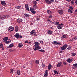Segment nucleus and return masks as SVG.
<instances>
[{
    "mask_svg": "<svg viewBox=\"0 0 77 77\" xmlns=\"http://www.w3.org/2000/svg\"><path fill=\"white\" fill-rule=\"evenodd\" d=\"M35 45H34V47H35L34 50L35 51H36L38 50V49H41V48L39 46V45H40V43L38 42H36L35 43Z\"/></svg>",
    "mask_w": 77,
    "mask_h": 77,
    "instance_id": "obj_1",
    "label": "nucleus"
},
{
    "mask_svg": "<svg viewBox=\"0 0 77 77\" xmlns=\"http://www.w3.org/2000/svg\"><path fill=\"white\" fill-rule=\"evenodd\" d=\"M45 1L48 4H51V3L54 2V0H51L50 1H49V0H45Z\"/></svg>",
    "mask_w": 77,
    "mask_h": 77,
    "instance_id": "obj_2",
    "label": "nucleus"
},
{
    "mask_svg": "<svg viewBox=\"0 0 77 77\" xmlns=\"http://www.w3.org/2000/svg\"><path fill=\"white\" fill-rule=\"evenodd\" d=\"M7 18V16H5V15H1L0 16V18L1 20H5Z\"/></svg>",
    "mask_w": 77,
    "mask_h": 77,
    "instance_id": "obj_3",
    "label": "nucleus"
},
{
    "mask_svg": "<svg viewBox=\"0 0 77 77\" xmlns=\"http://www.w3.org/2000/svg\"><path fill=\"white\" fill-rule=\"evenodd\" d=\"M14 30V27L12 26H10L8 28V31L9 32H12Z\"/></svg>",
    "mask_w": 77,
    "mask_h": 77,
    "instance_id": "obj_4",
    "label": "nucleus"
},
{
    "mask_svg": "<svg viewBox=\"0 0 77 77\" xmlns=\"http://www.w3.org/2000/svg\"><path fill=\"white\" fill-rule=\"evenodd\" d=\"M30 35H36V32L35 30L31 31L30 32Z\"/></svg>",
    "mask_w": 77,
    "mask_h": 77,
    "instance_id": "obj_5",
    "label": "nucleus"
},
{
    "mask_svg": "<svg viewBox=\"0 0 77 77\" xmlns=\"http://www.w3.org/2000/svg\"><path fill=\"white\" fill-rule=\"evenodd\" d=\"M45 74L44 75V77H47L48 76V70H46L45 73Z\"/></svg>",
    "mask_w": 77,
    "mask_h": 77,
    "instance_id": "obj_6",
    "label": "nucleus"
},
{
    "mask_svg": "<svg viewBox=\"0 0 77 77\" xmlns=\"http://www.w3.org/2000/svg\"><path fill=\"white\" fill-rule=\"evenodd\" d=\"M25 8L26 9L27 11H29V6L27 4H25Z\"/></svg>",
    "mask_w": 77,
    "mask_h": 77,
    "instance_id": "obj_7",
    "label": "nucleus"
},
{
    "mask_svg": "<svg viewBox=\"0 0 77 77\" xmlns=\"http://www.w3.org/2000/svg\"><path fill=\"white\" fill-rule=\"evenodd\" d=\"M1 4L2 5L4 6H6V3L5 2V1H2L1 2Z\"/></svg>",
    "mask_w": 77,
    "mask_h": 77,
    "instance_id": "obj_8",
    "label": "nucleus"
},
{
    "mask_svg": "<svg viewBox=\"0 0 77 77\" xmlns=\"http://www.w3.org/2000/svg\"><path fill=\"white\" fill-rule=\"evenodd\" d=\"M9 39H8V37H5L3 38V40H4L3 42H5L6 41H8V40H9Z\"/></svg>",
    "mask_w": 77,
    "mask_h": 77,
    "instance_id": "obj_9",
    "label": "nucleus"
},
{
    "mask_svg": "<svg viewBox=\"0 0 77 77\" xmlns=\"http://www.w3.org/2000/svg\"><path fill=\"white\" fill-rule=\"evenodd\" d=\"M19 33H17L15 35H14V36L17 39H18V38H20L19 37Z\"/></svg>",
    "mask_w": 77,
    "mask_h": 77,
    "instance_id": "obj_10",
    "label": "nucleus"
},
{
    "mask_svg": "<svg viewBox=\"0 0 77 77\" xmlns=\"http://www.w3.org/2000/svg\"><path fill=\"white\" fill-rule=\"evenodd\" d=\"M22 21H23V20L21 19H18L17 20V22L19 23H21Z\"/></svg>",
    "mask_w": 77,
    "mask_h": 77,
    "instance_id": "obj_11",
    "label": "nucleus"
},
{
    "mask_svg": "<svg viewBox=\"0 0 77 77\" xmlns=\"http://www.w3.org/2000/svg\"><path fill=\"white\" fill-rule=\"evenodd\" d=\"M67 62H68L69 63H71L72 62V59H67Z\"/></svg>",
    "mask_w": 77,
    "mask_h": 77,
    "instance_id": "obj_12",
    "label": "nucleus"
},
{
    "mask_svg": "<svg viewBox=\"0 0 77 77\" xmlns=\"http://www.w3.org/2000/svg\"><path fill=\"white\" fill-rule=\"evenodd\" d=\"M11 42V40H10V39H8V40L4 42H5L6 44H9V43H10Z\"/></svg>",
    "mask_w": 77,
    "mask_h": 77,
    "instance_id": "obj_13",
    "label": "nucleus"
},
{
    "mask_svg": "<svg viewBox=\"0 0 77 77\" xmlns=\"http://www.w3.org/2000/svg\"><path fill=\"white\" fill-rule=\"evenodd\" d=\"M47 33L48 35H51V34H52V33H53V31L50 30H48V31Z\"/></svg>",
    "mask_w": 77,
    "mask_h": 77,
    "instance_id": "obj_14",
    "label": "nucleus"
},
{
    "mask_svg": "<svg viewBox=\"0 0 77 77\" xmlns=\"http://www.w3.org/2000/svg\"><path fill=\"white\" fill-rule=\"evenodd\" d=\"M62 62H60L59 63H58L57 64V66L58 68H59V67L60 66H61V65H62Z\"/></svg>",
    "mask_w": 77,
    "mask_h": 77,
    "instance_id": "obj_15",
    "label": "nucleus"
},
{
    "mask_svg": "<svg viewBox=\"0 0 77 77\" xmlns=\"http://www.w3.org/2000/svg\"><path fill=\"white\" fill-rule=\"evenodd\" d=\"M47 13H48V14H49V15H52V14H53L52 12L49 10L47 11Z\"/></svg>",
    "mask_w": 77,
    "mask_h": 77,
    "instance_id": "obj_16",
    "label": "nucleus"
},
{
    "mask_svg": "<svg viewBox=\"0 0 77 77\" xmlns=\"http://www.w3.org/2000/svg\"><path fill=\"white\" fill-rule=\"evenodd\" d=\"M18 45L19 47L20 48V47H23V44L21 43H20L18 44Z\"/></svg>",
    "mask_w": 77,
    "mask_h": 77,
    "instance_id": "obj_17",
    "label": "nucleus"
},
{
    "mask_svg": "<svg viewBox=\"0 0 77 77\" xmlns=\"http://www.w3.org/2000/svg\"><path fill=\"white\" fill-rule=\"evenodd\" d=\"M58 13H59V14L61 15V14H63V11L62 10H59Z\"/></svg>",
    "mask_w": 77,
    "mask_h": 77,
    "instance_id": "obj_18",
    "label": "nucleus"
},
{
    "mask_svg": "<svg viewBox=\"0 0 77 77\" xmlns=\"http://www.w3.org/2000/svg\"><path fill=\"white\" fill-rule=\"evenodd\" d=\"M52 44L54 45H58V42L56 41L53 42H52Z\"/></svg>",
    "mask_w": 77,
    "mask_h": 77,
    "instance_id": "obj_19",
    "label": "nucleus"
},
{
    "mask_svg": "<svg viewBox=\"0 0 77 77\" xmlns=\"http://www.w3.org/2000/svg\"><path fill=\"white\" fill-rule=\"evenodd\" d=\"M52 67V66H51V64H49L48 65V69H49V70H50V69H51Z\"/></svg>",
    "mask_w": 77,
    "mask_h": 77,
    "instance_id": "obj_20",
    "label": "nucleus"
},
{
    "mask_svg": "<svg viewBox=\"0 0 77 77\" xmlns=\"http://www.w3.org/2000/svg\"><path fill=\"white\" fill-rule=\"evenodd\" d=\"M14 47V45H13V44L12 43L11 44L8 46V48H12Z\"/></svg>",
    "mask_w": 77,
    "mask_h": 77,
    "instance_id": "obj_21",
    "label": "nucleus"
},
{
    "mask_svg": "<svg viewBox=\"0 0 77 77\" xmlns=\"http://www.w3.org/2000/svg\"><path fill=\"white\" fill-rule=\"evenodd\" d=\"M57 27L58 29H62V26H60V25L57 26Z\"/></svg>",
    "mask_w": 77,
    "mask_h": 77,
    "instance_id": "obj_22",
    "label": "nucleus"
},
{
    "mask_svg": "<svg viewBox=\"0 0 77 77\" xmlns=\"http://www.w3.org/2000/svg\"><path fill=\"white\" fill-rule=\"evenodd\" d=\"M35 63L36 64H39V60H36Z\"/></svg>",
    "mask_w": 77,
    "mask_h": 77,
    "instance_id": "obj_23",
    "label": "nucleus"
},
{
    "mask_svg": "<svg viewBox=\"0 0 77 77\" xmlns=\"http://www.w3.org/2000/svg\"><path fill=\"white\" fill-rule=\"evenodd\" d=\"M60 48L61 50H65L66 49L64 45H63L62 47Z\"/></svg>",
    "mask_w": 77,
    "mask_h": 77,
    "instance_id": "obj_24",
    "label": "nucleus"
},
{
    "mask_svg": "<svg viewBox=\"0 0 77 77\" xmlns=\"http://www.w3.org/2000/svg\"><path fill=\"white\" fill-rule=\"evenodd\" d=\"M74 11V10H71L70 9H68V11L69 12H70V13H72L73 12V11Z\"/></svg>",
    "mask_w": 77,
    "mask_h": 77,
    "instance_id": "obj_25",
    "label": "nucleus"
},
{
    "mask_svg": "<svg viewBox=\"0 0 77 77\" xmlns=\"http://www.w3.org/2000/svg\"><path fill=\"white\" fill-rule=\"evenodd\" d=\"M24 15H25L26 18V17H27V18H29V14H27L25 15V14Z\"/></svg>",
    "mask_w": 77,
    "mask_h": 77,
    "instance_id": "obj_26",
    "label": "nucleus"
},
{
    "mask_svg": "<svg viewBox=\"0 0 77 77\" xmlns=\"http://www.w3.org/2000/svg\"><path fill=\"white\" fill-rule=\"evenodd\" d=\"M17 73L18 75H20V70H18Z\"/></svg>",
    "mask_w": 77,
    "mask_h": 77,
    "instance_id": "obj_27",
    "label": "nucleus"
},
{
    "mask_svg": "<svg viewBox=\"0 0 77 77\" xmlns=\"http://www.w3.org/2000/svg\"><path fill=\"white\" fill-rule=\"evenodd\" d=\"M73 66L75 67V68H77V63H75L73 65Z\"/></svg>",
    "mask_w": 77,
    "mask_h": 77,
    "instance_id": "obj_28",
    "label": "nucleus"
},
{
    "mask_svg": "<svg viewBox=\"0 0 77 77\" xmlns=\"http://www.w3.org/2000/svg\"><path fill=\"white\" fill-rule=\"evenodd\" d=\"M33 7H34V8H35V9H37V8H38V7L36 5H33Z\"/></svg>",
    "mask_w": 77,
    "mask_h": 77,
    "instance_id": "obj_29",
    "label": "nucleus"
},
{
    "mask_svg": "<svg viewBox=\"0 0 77 77\" xmlns=\"http://www.w3.org/2000/svg\"><path fill=\"white\" fill-rule=\"evenodd\" d=\"M72 56H75L76 55V54L74 53H72Z\"/></svg>",
    "mask_w": 77,
    "mask_h": 77,
    "instance_id": "obj_30",
    "label": "nucleus"
},
{
    "mask_svg": "<svg viewBox=\"0 0 77 77\" xmlns=\"http://www.w3.org/2000/svg\"><path fill=\"white\" fill-rule=\"evenodd\" d=\"M39 51H41V52H42V53H45V51L44 50L42 49L39 50Z\"/></svg>",
    "mask_w": 77,
    "mask_h": 77,
    "instance_id": "obj_31",
    "label": "nucleus"
},
{
    "mask_svg": "<svg viewBox=\"0 0 77 77\" xmlns=\"http://www.w3.org/2000/svg\"><path fill=\"white\" fill-rule=\"evenodd\" d=\"M3 45L2 43H0V48H3Z\"/></svg>",
    "mask_w": 77,
    "mask_h": 77,
    "instance_id": "obj_32",
    "label": "nucleus"
},
{
    "mask_svg": "<svg viewBox=\"0 0 77 77\" xmlns=\"http://www.w3.org/2000/svg\"><path fill=\"white\" fill-rule=\"evenodd\" d=\"M69 8L70 9V10H71L72 11H74V10H73V8H72V6L69 7Z\"/></svg>",
    "mask_w": 77,
    "mask_h": 77,
    "instance_id": "obj_33",
    "label": "nucleus"
},
{
    "mask_svg": "<svg viewBox=\"0 0 77 77\" xmlns=\"http://www.w3.org/2000/svg\"><path fill=\"white\" fill-rule=\"evenodd\" d=\"M15 30H16V32H18V26H16L15 28Z\"/></svg>",
    "mask_w": 77,
    "mask_h": 77,
    "instance_id": "obj_34",
    "label": "nucleus"
},
{
    "mask_svg": "<svg viewBox=\"0 0 77 77\" xmlns=\"http://www.w3.org/2000/svg\"><path fill=\"white\" fill-rule=\"evenodd\" d=\"M20 8H21L20 6H17L15 8H17V9H20Z\"/></svg>",
    "mask_w": 77,
    "mask_h": 77,
    "instance_id": "obj_35",
    "label": "nucleus"
},
{
    "mask_svg": "<svg viewBox=\"0 0 77 77\" xmlns=\"http://www.w3.org/2000/svg\"><path fill=\"white\" fill-rule=\"evenodd\" d=\"M54 24H55V25H56V26H57V25H59V22H57L55 23H54Z\"/></svg>",
    "mask_w": 77,
    "mask_h": 77,
    "instance_id": "obj_36",
    "label": "nucleus"
},
{
    "mask_svg": "<svg viewBox=\"0 0 77 77\" xmlns=\"http://www.w3.org/2000/svg\"><path fill=\"white\" fill-rule=\"evenodd\" d=\"M33 3L35 5H36V4L37 3V2L35 1H34L33 2Z\"/></svg>",
    "mask_w": 77,
    "mask_h": 77,
    "instance_id": "obj_37",
    "label": "nucleus"
},
{
    "mask_svg": "<svg viewBox=\"0 0 77 77\" xmlns=\"http://www.w3.org/2000/svg\"><path fill=\"white\" fill-rule=\"evenodd\" d=\"M53 18V16L52 15H50L49 17H48V18L49 19L50 18Z\"/></svg>",
    "mask_w": 77,
    "mask_h": 77,
    "instance_id": "obj_38",
    "label": "nucleus"
},
{
    "mask_svg": "<svg viewBox=\"0 0 77 77\" xmlns=\"http://www.w3.org/2000/svg\"><path fill=\"white\" fill-rule=\"evenodd\" d=\"M31 12L33 14H35L36 13V11L34 10H33L31 11Z\"/></svg>",
    "mask_w": 77,
    "mask_h": 77,
    "instance_id": "obj_39",
    "label": "nucleus"
},
{
    "mask_svg": "<svg viewBox=\"0 0 77 77\" xmlns=\"http://www.w3.org/2000/svg\"><path fill=\"white\" fill-rule=\"evenodd\" d=\"M30 10L31 11V12H32V11H34V8H30Z\"/></svg>",
    "mask_w": 77,
    "mask_h": 77,
    "instance_id": "obj_40",
    "label": "nucleus"
},
{
    "mask_svg": "<svg viewBox=\"0 0 77 77\" xmlns=\"http://www.w3.org/2000/svg\"><path fill=\"white\" fill-rule=\"evenodd\" d=\"M54 74H58V72H57V71L56 70L54 71Z\"/></svg>",
    "mask_w": 77,
    "mask_h": 77,
    "instance_id": "obj_41",
    "label": "nucleus"
},
{
    "mask_svg": "<svg viewBox=\"0 0 77 77\" xmlns=\"http://www.w3.org/2000/svg\"><path fill=\"white\" fill-rule=\"evenodd\" d=\"M13 71H14V69H11L10 73H11V74H12L13 73Z\"/></svg>",
    "mask_w": 77,
    "mask_h": 77,
    "instance_id": "obj_42",
    "label": "nucleus"
},
{
    "mask_svg": "<svg viewBox=\"0 0 77 77\" xmlns=\"http://www.w3.org/2000/svg\"><path fill=\"white\" fill-rule=\"evenodd\" d=\"M63 64L64 65H67V63H66V62H63Z\"/></svg>",
    "mask_w": 77,
    "mask_h": 77,
    "instance_id": "obj_43",
    "label": "nucleus"
},
{
    "mask_svg": "<svg viewBox=\"0 0 77 77\" xmlns=\"http://www.w3.org/2000/svg\"><path fill=\"white\" fill-rule=\"evenodd\" d=\"M50 23H51L52 24H54V22H52V21H51Z\"/></svg>",
    "mask_w": 77,
    "mask_h": 77,
    "instance_id": "obj_44",
    "label": "nucleus"
},
{
    "mask_svg": "<svg viewBox=\"0 0 77 77\" xmlns=\"http://www.w3.org/2000/svg\"><path fill=\"white\" fill-rule=\"evenodd\" d=\"M39 42L41 44H43L44 43V42L42 41H40Z\"/></svg>",
    "mask_w": 77,
    "mask_h": 77,
    "instance_id": "obj_45",
    "label": "nucleus"
},
{
    "mask_svg": "<svg viewBox=\"0 0 77 77\" xmlns=\"http://www.w3.org/2000/svg\"><path fill=\"white\" fill-rule=\"evenodd\" d=\"M63 38H66V35H63Z\"/></svg>",
    "mask_w": 77,
    "mask_h": 77,
    "instance_id": "obj_46",
    "label": "nucleus"
},
{
    "mask_svg": "<svg viewBox=\"0 0 77 77\" xmlns=\"http://www.w3.org/2000/svg\"><path fill=\"white\" fill-rule=\"evenodd\" d=\"M71 48V47L69 46L68 47L67 49H68V50H70Z\"/></svg>",
    "mask_w": 77,
    "mask_h": 77,
    "instance_id": "obj_47",
    "label": "nucleus"
},
{
    "mask_svg": "<svg viewBox=\"0 0 77 77\" xmlns=\"http://www.w3.org/2000/svg\"><path fill=\"white\" fill-rule=\"evenodd\" d=\"M77 36H75L74 38H73V39H74L76 40L77 39Z\"/></svg>",
    "mask_w": 77,
    "mask_h": 77,
    "instance_id": "obj_48",
    "label": "nucleus"
},
{
    "mask_svg": "<svg viewBox=\"0 0 77 77\" xmlns=\"http://www.w3.org/2000/svg\"><path fill=\"white\" fill-rule=\"evenodd\" d=\"M64 47L66 48H67V47H68V45H65Z\"/></svg>",
    "mask_w": 77,
    "mask_h": 77,
    "instance_id": "obj_49",
    "label": "nucleus"
},
{
    "mask_svg": "<svg viewBox=\"0 0 77 77\" xmlns=\"http://www.w3.org/2000/svg\"><path fill=\"white\" fill-rule=\"evenodd\" d=\"M59 26H63V24L62 23H61V24H59Z\"/></svg>",
    "mask_w": 77,
    "mask_h": 77,
    "instance_id": "obj_50",
    "label": "nucleus"
},
{
    "mask_svg": "<svg viewBox=\"0 0 77 77\" xmlns=\"http://www.w3.org/2000/svg\"><path fill=\"white\" fill-rule=\"evenodd\" d=\"M58 45H62V44L60 43V42L59 43V42H58Z\"/></svg>",
    "mask_w": 77,
    "mask_h": 77,
    "instance_id": "obj_51",
    "label": "nucleus"
},
{
    "mask_svg": "<svg viewBox=\"0 0 77 77\" xmlns=\"http://www.w3.org/2000/svg\"><path fill=\"white\" fill-rule=\"evenodd\" d=\"M75 3L76 5H77V0H76L75 1Z\"/></svg>",
    "mask_w": 77,
    "mask_h": 77,
    "instance_id": "obj_52",
    "label": "nucleus"
},
{
    "mask_svg": "<svg viewBox=\"0 0 77 77\" xmlns=\"http://www.w3.org/2000/svg\"><path fill=\"white\" fill-rule=\"evenodd\" d=\"M28 42H29V41H25V44H27V43H28Z\"/></svg>",
    "mask_w": 77,
    "mask_h": 77,
    "instance_id": "obj_53",
    "label": "nucleus"
},
{
    "mask_svg": "<svg viewBox=\"0 0 77 77\" xmlns=\"http://www.w3.org/2000/svg\"><path fill=\"white\" fill-rule=\"evenodd\" d=\"M66 1H67V2H70L71 1V0H66Z\"/></svg>",
    "mask_w": 77,
    "mask_h": 77,
    "instance_id": "obj_54",
    "label": "nucleus"
},
{
    "mask_svg": "<svg viewBox=\"0 0 77 77\" xmlns=\"http://www.w3.org/2000/svg\"><path fill=\"white\" fill-rule=\"evenodd\" d=\"M71 3H72V4L73 5V4H74V2H73V1H72L71 2Z\"/></svg>",
    "mask_w": 77,
    "mask_h": 77,
    "instance_id": "obj_55",
    "label": "nucleus"
},
{
    "mask_svg": "<svg viewBox=\"0 0 77 77\" xmlns=\"http://www.w3.org/2000/svg\"><path fill=\"white\" fill-rule=\"evenodd\" d=\"M19 37L20 38H22V36L20 35L19 36Z\"/></svg>",
    "mask_w": 77,
    "mask_h": 77,
    "instance_id": "obj_56",
    "label": "nucleus"
},
{
    "mask_svg": "<svg viewBox=\"0 0 77 77\" xmlns=\"http://www.w3.org/2000/svg\"><path fill=\"white\" fill-rule=\"evenodd\" d=\"M2 48V50H5V48H4L3 47Z\"/></svg>",
    "mask_w": 77,
    "mask_h": 77,
    "instance_id": "obj_57",
    "label": "nucleus"
},
{
    "mask_svg": "<svg viewBox=\"0 0 77 77\" xmlns=\"http://www.w3.org/2000/svg\"><path fill=\"white\" fill-rule=\"evenodd\" d=\"M36 20H37V21H39V19L37 18L36 19Z\"/></svg>",
    "mask_w": 77,
    "mask_h": 77,
    "instance_id": "obj_58",
    "label": "nucleus"
},
{
    "mask_svg": "<svg viewBox=\"0 0 77 77\" xmlns=\"http://www.w3.org/2000/svg\"><path fill=\"white\" fill-rule=\"evenodd\" d=\"M63 53L62 51H60V53Z\"/></svg>",
    "mask_w": 77,
    "mask_h": 77,
    "instance_id": "obj_59",
    "label": "nucleus"
},
{
    "mask_svg": "<svg viewBox=\"0 0 77 77\" xmlns=\"http://www.w3.org/2000/svg\"><path fill=\"white\" fill-rule=\"evenodd\" d=\"M47 21H50V20L48 19L47 20Z\"/></svg>",
    "mask_w": 77,
    "mask_h": 77,
    "instance_id": "obj_60",
    "label": "nucleus"
},
{
    "mask_svg": "<svg viewBox=\"0 0 77 77\" xmlns=\"http://www.w3.org/2000/svg\"><path fill=\"white\" fill-rule=\"evenodd\" d=\"M28 44H31V42H28Z\"/></svg>",
    "mask_w": 77,
    "mask_h": 77,
    "instance_id": "obj_61",
    "label": "nucleus"
},
{
    "mask_svg": "<svg viewBox=\"0 0 77 77\" xmlns=\"http://www.w3.org/2000/svg\"><path fill=\"white\" fill-rule=\"evenodd\" d=\"M72 69H75V67H72Z\"/></svg>",
    "mask_w": 77,
    "mask_h": 77,
    "instance_id": "obj_62",
    "label": "nucleus"
},
{
    "mask_svg": "<svg viewBox=\"0 0 77 77\" xmlns=\"http://www.w3.org/2000/svg\"><path fill=\"white\" fill-rule=\"evenodd\" d=\"M40 0H36V1H39Z\"/></svg>",
    "mask_w": 77,
    "mask_h": 77,
    "instance_id": "obj_63",
    "label": "nucleus"
},
{
    "mask_svg": "<svg viewBox=\"0 0 77 77\" xmlns=\"http://www.w3.org/2000/svg\"><path fill=\"white\" fill-rule=\"evenodd\" d=\"M30 65H31V66H32V63H31Z\"/></svg>",
    "mask_w": 77,
    "mask_h": 77,
    "instance_id": "obj_64",
    "label": "nucleus"
}]
</instances>
